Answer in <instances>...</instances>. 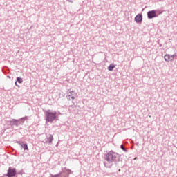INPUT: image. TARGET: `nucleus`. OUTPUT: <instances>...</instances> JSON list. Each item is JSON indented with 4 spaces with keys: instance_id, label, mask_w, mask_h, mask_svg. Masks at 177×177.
<instances>
[{
    "instance_id": "4be33fe9",
    "label": "nucleus",
    "mask_w": 177,
    "mask_h": 177,
    "mask_svg": "<svg viewBox=\"0 0 177 177\" xmlns=\"http://www.w3.org/2000/svg\"><path fill=\"white\" fill-rule=\"evenodd\" d=\"M161 46H162V45L160 44V47L161 48Z\"/></svg>"
},
{
    "instance_id": "4468645a",
    "label": "nucleus",
    "mask_w": 177,
    "mask_h": 177,
    "mask_svg": "<svg viewBox=\"0 0 177 177\" xmlns=\"http://www.w3.org/2000/svg\"><path fill=\"white\" fill-rule=\"evenodd\" d=\"M28 119V116H25L24 118H20L19 120H21V124H23L24 123V121H26V120Z\"/></svg>"
},
{
    "instance_id": "f8f14e48",
    "label": "nucleus",
    "mask_w": 177,
    "mask_h": 177,
    "mask_svg": "<svg viewBox=\"0 0 177 177\" xmlns=\"http://www.w3.org/2000/svg\"><path fill=\"white\" fill-rule=\"evenodd\" d=\"M17 82L19 84H23V78L20 77H17Z\"/></svg>"
},
{
    "instance_id": "9d476101",
    "label": "nucleus",
    "mask_w": 177,
    "mask_h": 177,
    "mask_svg": "<svg viewBox=\"0 0 177 177\" xmlns=\"http://www.w3.org/2000/svg\"><path fill=\"white\" fill-rule=\"evenodd\" d=\"M164 59L165 62H172V59H171V55H169V54H166Z\"/></svg>"
},
{
    "instance_id": "ddd939ff",
    "label": "nucleus",
    "mask_w": 177,
    "mask_h": 177,
    "mask_svg": "<svg viewBox=\"0 0 177 177\" xmlns=\"http://www.w3.org/2000/svg\"><path fill=\"white\" fill-rule=\"evenodd\" d=\"M22 149H24V150H28V145H27V143L22 145Z\"/></svg>"
},
{
    "instance_id": "6e6552de",
    "label": "nucleus",
    "mask_w": 177,
    "mask_h": 177,
    "mask_svg": "<svg viewBox=\"0 0 177 177\" xmlns=\"http://www.w3.org/2000/svg\"><path fill=\"white\" fill-rule=\"evenodd\" d=\"M134 20L136 23H142L143 20V16L142 15V14H138L135 17Z\"/></svg>"
},
{
    "instance_id": "412c9836",
    "label": "nucleus",
    "mask_w": 177,
    "mask_h": 177,
    "mask_svg": "<svg viewBox=\"0 0 177 177\" xmlns=\"http://www.w3.org/2000/svg\"><path fill=\"white\" fill-rule=\"evenodd\" d=\"M120 171H121V169H118V172H120Z\"/></svg>"
},
{
    "instance_id": "f03ea898",
    "label": "nucleus",
    "mask_w": 177,
    "mask_h": 177,
    "mask_svg": "<svg viewBox=\"0 0 177 177\" xmlns=\"http://www.w3.org/2000/svg\"><path fill=\"white\" fill-rule=\"evenodd\" d=\"M46 121L47 122H53L56 120V115H57V112H51L50 110H47L45 112Z\"/></svg>"
},
{
    "instance_id": "2eb2a0df",
    "label": "nucleus",
    "mask_w": 177,
    "mask_h": 177,
    "mask_svg": "<svg viewBox=\"0 0 177 177\" xmlns=\"http://www.w3.org/2000/svg\"><path fill=\"white\" fill-rule=\"evenodd\" d=\"M120 149L122 150H123V151H125V153H127L128 152V150L127 149V148L124 147V145H120Z\"/></svg>"
},
{
    "instance_id": "f3484780",
    "label": "nucleus",
    "mask_w": 177,
    "mask_h": 177,
    "mask_svg": "<svg viewBox=\"0 0 177 177\" xmlns=\"http://www.w3.org/2000/svg\"><path fill=\"white\" fill-rule=\"evenodd\" d=\"M17 175H23V171L21 170V171L17 172Z\"/></svg>"
},
{
    "instance_id": "9b49d317",
    "label": "nucleus",
    "mask_w": 177,
    "mask_h": 177,
    "mask_svg": "<svg viewBox=\"0 0 177 177\" xmlns=\"http://www.w3.org/2000/svg\"><path fill=\"white\" fill-rule=\"evenodd\" d=\"M114 68H115V65L113 64H111L109 66H108V70L109 71H113V70H114Z\"/></svg>"
},
{
    "instance_id": "a211bd4d",
    "label": "nucleus",
    "mask_w": 177,
    "mask_h": 177,
    "mask_svg": "<svg viewBox=\"0 0 177 177\" xmlns=\"http://www.w3.org/2000/svg\"><path fill=\"white\" fill-rule=\"evenodd\" d=\"M175 57V55H171L170 56V59H172V61L174 60V58Z\"/></svg>"
},
{
    "instance_id": "aec40b11",
    "label": "nucleus",
    "mask_w": 177,
    "mask_h": 177,
    "mask_svg": "<svg viewBox=\"0 0 177 177\" xmlns=\"http://www.w3.org/2000/svg\"><path fill=\"white\" fill-rule=\"evenodd\" d=\"M162 11L158 13V15H162Z\"/></svg>"
},
{
    "instance_id": "423d86ee",
    "label": "nucleus",
    "mask_w": 177,
    "mask_h": 177,
    "mask_svg": "<svg viewBox=\"0 0 177 177\" xmlns=\"http://www.w3.org/2000/svg\"><path fill=\"white\" fill-rule=\"evenodd\" d=\"M73 171H71V169H68L66 167L62 169V171L59 172L61 174L62 177H68L70 176V174H72Z\"/></svg>"
},
{
    "instance_id": "39448f33",
    "label": "nucleus",
    "mask_w": 177,
    "mask_h": 177,
    "mask_svg": "<svg viewBox=\"0 0 177 177\" xmlns=\"http://www.w3.org/2000/svg\"><path fill=\"white\" fill-rule=\"evenodd\" d=\"M158 10H153L147 12V17L148 19H154V17H158V15L157 13Z\"/></svg>"
},
{
    "instance_id": "dca6fc26",
    "label": "nucleus",
    "mask_w": 177,
    "mask_h": 177,
    "mask_svg": "<svg viewBox=\"0 0 177 177\" xmlns=\"http://www.w3.org/2000/svg\"><path fill=\"white\" fill-rule=\"evenodd\" d=\"M17 145H19V146H21V147L23 146V142L21 141H17Z\"/></svg>"
},
{
    "instance_id": "6ab92c4d",
    "label": "nucleus",
    "mask_w": 177,
    "mask_h": 177,
    "mask_svg": "<svg viewBox=\"0 0 177 177\" xmlns=\"http://www.w3.org/2000/svg\"><path fill=\"white\" fill-rule=\"evenodd\" d=\"M15 84L16 86H18V88L20 87L19 85H17V81H16V82H15Z\"/></svg>"
},
{
    "instance_id": "0eeeda50",
    "label": "nucleus",
    "mask_w": 177,
    "mask_h": 177,
    "mask_svg": "<svg viewBox=\"0 0 177 177\" xmlns=\"http://www.w3.org/2000/svg\"><path fill=\"white\" fill-rule=\"evenodd\" d=\"M77 97V93H75V91H68L67 95H66V99L68 100H74V99H75Z\"/></svg>"
},
{
    "instance_id": "f257e3e1",
    "label": "nucleus",
    "mask_w": 177,
    "mask_h": 177,
    "mask_svg": "<svg viewBox=\"0 0 177 177\" xmlns=\"http://www.w3.org/2000/svg\"><path fill=\"white\" fill-rule=\"evenodd\" d=\"M104 159L106 161V162H104V166L106 168H110L111 166L109 164H113V162L117 164V162H120L121 161V156L113 151H110L104 155Z\"/></svg>"
},
{
    "instance_id": "1a4fd4ad",
    "label": "nucleus",
    "mask_w": 177,
    "mask_h": 177,
    "mask_svg": "<svg viewBox=\"0 0 177 177\" xmlns=\"http://www.w3.org/2000/svg\"><path fill=\"white\" fill-rule=\"evenodd\" d=\"M47 142L50 145L53 142V136L52 134H48L46 136Z\"/></svg>"
},
{
    "instance_id": "7ed1b4c3",
    "label": "nucleus",
    "mask_w": 177,
    "mask_h": 177,
    "mask_svg": "<svg viewBox=\"0 0 177 177\" xmlns=\"http://www.w3.org/2000/svg\"><path fill=\"white\" fill-rule=\"evenodd\" d=\"M5 176L8 177H17V171L16 170V168L10 167Z\"/></svg>"
},
{
    "instance_id": "20e7f679",
    "label": "nucleus",
    "mask_w": 177,
    "mask_h": 177,
    "mask_svg": "<svg viewBox=\"0 0 177 177\" xmlns=\"http://www.w3.org/2000/svg\"><path fill=\"white\" fill-rule=\"evenodd\" d=\"M8 124H10V125H11V127L15 126V127H19V125H21V119H12L11 120H9L8 122Z\"/></svg>"
}]
</instances>
